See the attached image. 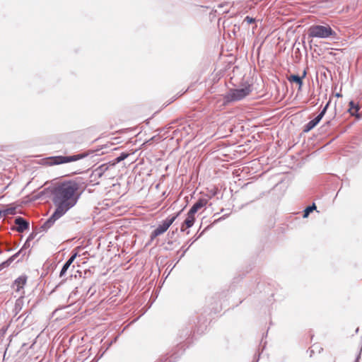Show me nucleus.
<instances>
[{"label":"nucleus","instance_id":"f257e3e1","mask_svg":"<svg viewBox=\"0 0 362 362\" xmlns=\"http://www.w3.org/2000/svg\"><path fill=\"white\" fill-rule=\"evenodd\" d=\"M78 189V183L74 180L58 183L52 190L53 203L56 207L67 212L76 204L80 197Z\"/></svg>","mask_w":362,"mask_h":362},{"label":"nucleus","instance_id":"f03ea898","mask_svg":"<svg viewBox=\"0 0 362 362\" xmlns=\"http://www.w3.org/2000/svg\"><path fill=\"white\" fill-rule=\"evenodd\" d=\"M308 34L311 38H328L336 35L335 31L327 24L313 25L309 28Z\"/></svg>","mask_w":362,"mask_h":362},{"label":"nucleus","instance_id":"7ed1b4c3","mask_svg":"<svg viewBox=\"0 0 362 362\" xmlns=\"http://www.w3.org/2000/svg\"><path fill=\"white\" fill-rule=\"evenodd\" d=\"M251 92L250 86L241 88L231 89L225 96L227 102L240 100L245 98Z\"/></svg>","mask_w":362,"mask_h":362},{"label":"nucleus","instance_id":"20e7f679","mask_svg":"<svg viewBox=\"0 0 362 362\" xmlns=\"http://www.w3.org/2000/svg\"><path fill=\"white\" fill-rule=\"evenodd\" d=\"M86 156L83 154H76L69 156H52L47 158V163L49 165H59L66 163L78 160L83 158Z\"/></svg>","mask_w":362,"mask_h":362},{"label":"nucleus","instance_id":"39448f33","mask_svg":"<svg viewBox=\"0 0 362 362\" xmlns=\"http://www.w3.org/2000/svg\"><path fill=\"white\" fill-rule=\"evenodd\" d=\"M180 212L177 213L176 215L168 217L165 220H164L161 224H160L151 234V240H153L157 236L164 233L169 228V227L173 224V223L175 221V220L177 218V217L179 216Z\"/></svg>","mask_w":362,"mask_h":362},{"label":"nucleus","instance_id":"423d86ee","mask_svg":"<svg viewBox=\"0 0 362 362\" xmlns=\"http://www.w3.org/2000/svg\"><path fill=\"white\" fill-rule=\"evenodd\" d=\"M66 213V211L56 207V209L52 214V215L41 226V228L44 231H47L54 225L57 220L60 218Z\"/></svg>","mask_w":362,"mask_h":362},{"label":"nucleus","instance_id":"0eeeda50","mask_svg":"<svg viewBox=\"0 0 362 362\" xmlns=\"http://www.w3.org/2000/svg\"><path fill=\"white\" fill-rule=\"evenodd\" d=\"M15 224L16 226V230L19 233H23L29 227V223L21 216L16 218Z\"/></svg>","mask_w":362,"mask_h":362},{"label":"nucleus","instance_id":"6e6552de","mask_svg":"<svg viewBox=\"0 0 362 362\" xmlns=\"http://www.w3.org/2000/svg\"><path fill=\"white\" fill-rule=\"evenodd\" d=\"M208 203V199L201 198L196 202L189 209L190 214H195L200 209L205 206Z\"/></svg>","mask_w":362,"mask_h":362},{"label":"nucleus","instance_id":"1a4fd4ad","mask_svg":"<svg viewBox=\"0 0 362 362\" xmlns=\"http://www.w3.org/2000/svg\"><path fill=\"white\" fill-rule=\"evenodd\" d=\"M322 118L320 116L317 115L313 119L310 120L303 127L304 132H308L315 128L319 122L321 121Z\"/></svg>","mask_w":362,"mask_h":362},{"label":"nucleus","instance_id":"9d476101","mask_svg":"<svg viewBox=\"0 0 362 362\" xmlns=\"http://www.w3.org/2000/svg\"><path fill=\"white\" fill-rule=\"evenodd\" d=\"M360 110V106L356 104L354 101L349 102V108L348 110L351 115L356 117L357 119H360L361 116L358 113Z\"/></svg>","mask_w":362,"mask_h":362},{"label":"nucleus","instance_id":"9b49d317","mask_svg":"<svg viewBox=\"0 0 362 362\" xmlns=\"http://www.w3.org/2000/svg\"><path fill=\"white\" fill-rule=\"evenodd\" d=\"M305 75H306V71H304L302 76H299L298 75L292 74L289 77H288V80L291 83L294 82V83H296L297 84H298V86H299L298 89L300 90L301 87L303 86V78L305 76Z\"/></svg>","mask_w":362,"mask_h":362},{"label":"nucleus","instance_id":"f8f14e48","mask_svg":"<svg viewBox=\"0 0 362 362\" xmlns=\"http://www.w3.org/2000/svg\"><path fill=\"white\" fill-rule=\"evenodd\" d=\"M27 281L26 276H21L17 278L13 282V287L16 291H19L23 288Z\"/></svg>","mask_w":362,"mask_h":362},{"label":"nucleus","instance_id":"ddd939ff","mask_svg":"<svg viewBox=\"0 0 362 362\" xmlns=\"http://www.w3.org/2000/svg\"><path fill=\"white\" fill-rule=\"evenodd\" d=\"M194 215L195 214H190V211H188L187 218L185 220L182 226H181L182 231L185 230L184 225H185L187 226V228H191L194 225V223L195 221Z\"/></svg>","mask_w":362,"mask_h":362},{"label":"nucleus","instance_id":"4468645a","mask_svg":"<svg viewBox=\"0 0 362 362\" xmlns=\"http://www.w3.org/2000/svg\"><path fill=\"white\" fill-rule=\"evenodd\" d=\"M108 169L107 164H103L100 165L99 167H98L94 171L93 174L95 176H98V177H100Z\"/></svg>","mask_w":362,"mask_h":362},{"label":"nucleus","instance_id":"2eb2a0df","mask_svg":"<svg viewBox=\"0 0 362 362\" xmlns=\"http://www.w3.org/2000/svg\"><path fill=\"white\" fill-rule=\"evenodd\" d=\"M315 209H316V206H315V203H313V204L312 205H310V206H307V207L305 209L304 211H303V218H307V217L309 216V214H310L311 212H313L314 210H315Z\"/></svg>","mask_w":362,"mask_h":362},{"label":"nucleus","instance_id":"dca6fc26","mask_svg":"<svg viewBox=\"0 0 362 362\" xmlns=\"http://www.w3.org/2000/svg\"><path fill=\"white\" fill-rule=\"evenodd\" d=\"M1 212L4 216L14 215L16 213V207H8V208L1 211Z\"/></svg>","mask_w":362,"mask_h":362},{"label":"nucleus","instance_id":"f3484780","mask_svg":"<svg viewBox=\"0 0 362 362\" xmlns=\"http://www.w3.org/2000/svg\"><path fill=\"white\" fill-rule=\"evenodd\" d=\"M129 154L127 153L122 152L118 157L115 158V163H118L124 160V159H126L129 156Z\"/></svg>","mask_w":362,"mask_h":362},{"label":"nucleus","instance_id":"a211bd4d","mask_svg":"<svg viewBox=\"0 0 362 362\" xmlns=\"http://www.w3.org/2000/svg\"><path fill=\"white\" fill-rule=\"evenodd\" d=\"M69 267H70V265L67 264L65 262L64 264L63 265V267L61 269L60 274H59L60 278H63V276L65 275L66 272H67V270L69 269Z\"/></svg>","mask_w":362,"mask_h":362},{"label":"nucleus","instance_id":"6ab92c4d","mask_svg":"<svg viewBox=\"0 0 362 362\" xmlns=\"http://www.w3.org/2000/svg\"><path fill=\"white\" fill-rule=\"evenodd\" d=\"M77 257V253H74L73 254L69 259L66 262V263L69 265H71V264L73 263V262L74 261V259H76V257Z\"/></svg>","mask_w":362,"mask_h":362},{"label":"nucleus","instance_id":"aec40b11","mask_svg":"<svg viewBox=\"0 0 362 362\" xmlns=\"http://www.w3.org/2000/svg\"><path fill=\"white\" fill-rule=\"evenodd\" d=\"M256 21L255 18H252V17H250V16H246L244 19V22H246L247 24H250V23H253Z\"/></svg>","mask_w":362,"mask_h":362},{"label":"nucleus","instance_id":"412c9836","mask_svg":"<svg viewBox=\"0 0 362 362\" xmlns=\"http://www.w3.org/2000/svg\"><path fill=\"white\" fill-rule=\"evenodd\" d=\"M326 112H327L326 107H323L322 110H321V112L317 115L320 116L321 118L322 119V117L325 116Z\"/></svg>","mask_w":362,"mask_h":362},{"label":"nucleus","instance_id":"4be33fe9","mask_svg":"<svg viewBox=\"0 0 362 362\" xmlns=\"http://www.w3.org/2000/svg\"><path fill=\"white\" fill-rule=\"evenodd\" d=\"M10 264H8V262H7V260L3 262L2 263L0 264V266L1 267V268L4 269V268L8 267Z\"/></svg>","mask_w":362,"mask_h":362},{"label":"nucleus","instance_id":"5701e85b","mask_svg":"<svg viewBox=\"0 0 362 362\" xmlns=\"http://www.w3.org/2000/svg\"><path fill=\"white\" fill-rule=\"evenodd\" d=\"M10 264H8V262H7V260L3 262L2 263L0 264V266L1 267V268L4 269V268L8 267Z\"/></svg>","mask_w":362,"mask_h":362},{"label":"nucleus","instance_id":"b1692460","mask_svg":"<svg viewBox=\"0 0 362 362\" xmlns=\"http://www.w3.org/2000/svg\"><path fill=\"white\" fill-rule=\"evenodd\" d=\"M16 259L14 257H13V255L11 257H10L8 259H7V262H8L9 264H11Z\"/></svg>","mask_w":362,"mask_h":362},{"label":"nucleus","instance_id":"393cba45","mask_svg":"<svg viewBox=\"0 0 362 362\" xmlns=\"http://www.w3.org/2000/svg\"><path fill=\"white\" fill-rule=\"evenodd\" d=\"M21 252H22V250H20L18 252H16V254H14V255H13V257H14L15 259H16V258L18 257V255H20V253H21Z\"/></svg>","mask_w":362,"mask_h":362},{"label":"nucleus","instance_id":"a878e982","mask_svg":"<svg viewBox=\"0 0 362 362\" xmlns=\"http://www.w3.org/2000/svg\"><path fill=\"white\" fill-rule=\"evenodd\" d=\"M226 6H228V4H220L218 5V8L221 9V8H223Z\"/></svg>","mask_w":362,"mask_h":362},{"label":"nucleus","instance_id":"bb28decb","mask_svg":"<svg viewBox=\"0 0 362 362\" xmlns=\"http://www.w3.org/2000/svg\"><path fill=\"white\" fill-rule=\"evenodd\" d=\"M166 360H167V358L163 357V358H160L159 361H158L157 362H165Z\"/></svg>","mask_w":362,"mask_h":362},{"label":"nucleus","instance_id":"cd10ccee","mask_svg":"<svg viewBox=\"0 0 362 362\" xmlns=\"http://www.w3.org/2000/svg\"><path fill=\"white\" fill-rule=\"evenodd\" d=\"M329 103H330V101H328V102L327 103V104L325 105V106L324 107H326V110H327V108H328V107H329Z\"/></svg>","mask_w":362,"mask_h":362},{"label":"nucleus","instance_id":"c85d7f7f","mask_svg":"<svg viewBox=\"0 0 362 362\" xmlns=\"http://www.w3.org/2000/svg\"><path fill=\"white\" fill-rule=\"evenodd\" d=\"M64 281V279H62V281L58 284L57 285V286L55 287V288H57V287H59L63 282Z\"/></svg>","mask_w":362,"mask_h":362},{"label":"nucleus","instance_id":"c756f323","mask_svg":"<svg viewBox=\"0 0 362 362\" xmlns=\"http://www.w3.org/2000/svg\"><path fill=\"white\" fill-rule=\"evenodd\" d=\"M222 12L223 13H228V9L223 10Z\"/></svg>","mask_w":362,"mask_h":362},{"label":"nucleus","instance_id":"7c9ffc66","mask_svg":"<svg viewBox=\"0 0 362 362\" xmlns=\"http://www.w3.org/2000/svg\"><path fill=\"white\" fill-rule=\"evenodd\" d=\"M336 96H337V97H341V95L340 93H337V94L336 95Z\"/></svg>","mask_w":362,"mask_h":362},{"label":"nucleus","instance_id":"2f4dec72","mask_svg":"<svg viewBox=\"0 0 362 362\" xmlns=\"http://www.w3.org/2000/svg\"><path fill=\"white\" fill-rule=\"evenodd\" d=\"M327 125H329L331 124V121H328L327 123H326Z\"/></svg>","mask_w":362,"mask_h":362},{"label":"nucleus","instance_id":"473e14b6","mask_svg":"<svg viewBox=\"0 0 362 362\" xmlns=\"http://www.w3.org/2000/svg\"><path fill=\"white\" fill-rule=\"evenodd\" d=\"M185 252H186V250H185V251L183 252V253H182V255H181V257H182V256H184V254L185 253Z\"/></svg>","mask_w":362,"mask_h":362},{"label":"nucleus","instance_id":"72a5a7b5","mask_svg":"<svg viewBox=\"0 0 362 362\" xmlns=\"http://www.w3.org/2000/svg\"><path fill=\"white\" fill-rule=\"evenodd\" d=\"M153 139H154V137H151V139L148 142L152 141Z\"/></svg>","mask_w":362,"mask_h":362},{"label":"nucleus","instance_id":"f704fd0d","mask_svg":"<svg viewBox=\"0 0 362 362\" xmlns=\"http://www.w3.org/2000/svg\"><path fill=\"white\" fill-rule=\"evenodd\" d=\"M358 332V328H357V329H356V332Z\"/></svg>","mask_w":362,"mask_h":362},{"label":"nucleus","instance_id":"c9c22d12","mask_svg":"<svg viewBox=\"0 0 362 362\" xmlns=\"http://www.w3.org/2000/svg\"><path fill=\"white\" fill-rule=\"evenodd\" d=\"M3 270V269L1 268V267L0 266V272Z\"/></svg>","mask_w":362,"mask_h":362},{"label":"nucleus","instance_id":"e433bc0d","mask_svg":"<svg viewBox=\"0 0 362 362\" xmlns=\"http://www.w3.org/2000/svg\"><path fill=\"white\" fill-rule=\"evenodd\" d=\"M1 254V250H0V255Z\"/></svg>","mask_w":362,"mask_h":362}]
</instances>
